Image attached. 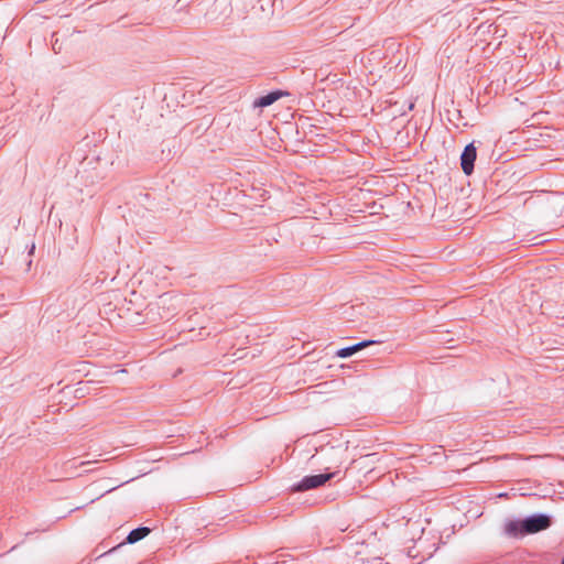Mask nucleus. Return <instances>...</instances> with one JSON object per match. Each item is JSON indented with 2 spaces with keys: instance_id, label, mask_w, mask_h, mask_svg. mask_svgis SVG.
<instances>
[{
  "instance_id": "8",
  "label": "nucleus",
  "mask_w": 564,
  "mask_h": 564,
  "mask_svg": "<svg viewBox=\"0 0 564 564\" xmlns=\"http://www.w3.org/2000/svg\"><path fill=\"white\" fill-rule=\"evenodd\" d=\"M149 533H150V529L145 528V527L134 529L128 534L127 542L130 544H133V543L142 540L143 538H145Z\"/></svg>"
},
{
  "instance_id": "5",
  "label": "nucleus",
  "mask_w": 564,
  "mask_h": 564,
  "mask_svg": "<svg viewBox=\"0 0 564 564\" xmlns=\"http://www.w3.org/2000/svg\"><path fill=\"white\" fill-rule=\"evenodd\" d=\"M282 96L281 91H272L254 100L253 106L257 108H264L275 102Z\"/></svg>"
},
{
  "instance_id": "4",
  "label": "nucleus",
  "mask_w": 564,
  "mask_h": 564,
  "mask_svg": "<svg viewBox=\"0 0 564 564\" xmlns=\"http://www.w3.org/2000/svg\"><path fill=\"white\" fill-rule=\"evenodd\" d=\"M375 341L373 340H364V341H360L356 345H352L350 347H346V348H341L339 350H337L336 352V356L339 357V358H347V357H350L352 356L354 354L362 350L364 348L372 345Z\"/></svg>"
},
{
  "instance_id": "2",
  "label": "nucleus",
  "mask_w": 564,
  "mask_h": 564,
  "mask_svg": "<svg viewBox=\"0 0 564 564\" xmlns=\"http://www.w3.org/2000/svg\"><path fill=\"white\" fill-rule=\"evenodd\" d=\"M550 519L546 516L540 514L523 520V531L527 534L536 533L550 527Z\"/></svg>"
},
{
  "instance_id": "7",
  "label": "nucleus",
  "mask_w": 564,
  "mask_h": 564,
  "mask_svg": "<svg viewBox=\"0 0 564 564\" xmlns=\"http://www.w3.org/2000/svg\"><path fill=\"white\" fill-rule=\"evenodd\" d=\"M506 532L512 536L527 534L525 531H523V521H509L506 524Z\"/></svg>"
},
{
  "instance_id": "9",
  "label": "nucleus",
  "mask_w": 564,
  "mask_h": 564,
  "mask_svg": "<svg viewBox=\"0 0 564 564\" xmlns=\"http://www.w3.org/2000/svg\"><path fill=\"white\" fill-rule=\"evenodd\" d=\"M378 460H379V458L377 457V454L366 455L359 462L360 468L365 469L366 471H370L373 469V467L378 463Z\"/></svg>"
},
{
  "instance_id": "10",
  "label": "nucleus",
  "mask_w": 564,
  "mask_h": 564,
  "mask_svg": "<svg viewBox=\"0 0 564 564\" xmlns=\"http://www.w3.org/2000/svg\"><path fill=\"white\" fill-rule=\"evenodd\" d=\"M562 564H564V557H563V562H562Z\"/></svg>"
},
{
  "instance_id": "6",
  "label": "nucleus",
  "mask_w": 564,
  "mask_h": 564,
  "mask_svg": "<svg viewBox=\"0 0 564 564\" xmlns=\"http://www.w3.org/2000/svg\"><path fill=\"white\" fill-rule=\"evenodd\" d=\"M348 447L347 446H338L332 448V452L329 454V462H332L335 465H340L343 462L346 460L345 454L347 453Z\"/></svg>"
},
{
  "instance_id": "3",
  "label": "nucleus",
  "mask_w": 564,
  "mask_h": 564,
  "mask_svg": "<svg viewBox=\"0 0 564 564\" xmlns=\"http://www.w3.org/2000/svg\"><path fill=\"white\" fill-rule=\"evenodd\" d=\"M476 155V148L474 144L470 143L466 145L460 156L462 170L466 175H470L473 173Z\"/></svg>"
},
{
  "instance_id": "1",
  "label": "nucleus",
  "mask_w": 564,
  "mask_h": 564,
  "mask_svg": "<svg viewBox=\"0 0 564 564\" xmlns=\"http://www.w3.org/2000/svg\"><path fill=\"white\" fill-rule=\"evenodd\" d=\"M334 474H319L304 477L297 485L294 486L295 491H305L308 489L317 488L328 481Z\"/></svg>"
}]
</instances>
